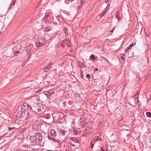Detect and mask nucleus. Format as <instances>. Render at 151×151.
I'll return each instance as SVG.
<instances>
[{"label":"nucleus","mask_w":151,"mask_h":151,"mask_svg":"<svg viewBox=\"0 0 151 151\" xmlns=\"http://www.w3.org/2000/svg\"><path fill=\"white\" fill-rule=\"evenodd\" d=\"M137 99H138L139 98V97H137Z\"/></svg>","instance_id":"obj_45"},{"label":"nucleus","mask_w":151,"mask_h":151,"mask_svg":"<svg viewBox=\"0 0 151 151\" xmlns=\"http://www.w3.org/2000/svg\"><path fill=\"white\" fill-rule=\"evenodd\" d=\"M35 137L36 140L40 142H42L41 141L42 139V134L41 133H37L35 135Z\"/></svg>","instance_id":"obj_5"},{"label":"nucleus","mask_w":151,"mask_h":151,"mask_svg":"<svg viewBox=\"0 0 151 151\" xmlns=\"http://www.w3.org/2000/svg\"><path fill=\"white\" fill-rule=\"evenodd\" d=\"M119 14L118 12L116 11L115 13V16L118 21L120 20L121 19V18L120 17H119Z\"/></svg>","instance_id":"obj_13"},{"label":"nucleus","mask_w":151,"mask_h":151,"mask_svg":"<svg viewBox=\"0 0 151 151\" xmlns=\"http://www.w3.org/2000/svg\"><path fill=\"white\" fill-rule=\"evenodd\" d=\"M75 97H75L76 99L79 98H80V96L78 94L76 93L75 95Z\"/></svg>","instance_id":"obj_25"},{"label":"nucleus","mask_w":151,"mask_h":151,"mask_svg":"<svg viewBox=\"0 0 151 151\" xmlns=\"http://www.w3.org/2000/svg\"><path fill=\"white\" fill-rule=\"evenodd\" d=\"M66 1L67 0H65V2L66 3V4H68V2H67V3H66Z\"/></svg>","instance_id":"obj_39"},{"label":"nucleus","mask_w":151,"mask_h":151,"mask_svg":"<svg viewBox=\"0 0 151 151\" xmlns=\"http://www.w3.org/2000/svg\"><path fill=\"white\" fill-rule=\"evenodd\" d=\"M53 62H51L49 63V65L45 67L44 68L45 72H47L48 70L52 68V65H53Z\"/></svg>","instance_id":"obj_4"},{"label":"nucleus","mask_w":151,"mask_h":151,"mask_svg":"<svg viewBox=\"0 0 151 151\" xmlns=\"http://www.w3.org/2000/svg\"><path fill=\"white\" fill-rule=\"evenodd\" d=\"M71 145H72V146H74V147H75V145L73 144H72L71 143Z\"/></svg>","instance_id":"obj_38"},{"label":"nucleus","mask_w":151,"mask_h":151,"mask_svg":"<svg viewBox=\"0 0 151 151\" xmlns=\"http://www.w3.org/2000/svg\"><path fill=\"white\" fill-rule=\"evenodd\" d=\"M30 140H31V142H35L36 140V138L34 136H32L30 137Z\"/></svg>","instance_id":"obj_12"},{"label":"nucleus","mask_w":151,"mask_h":151,"mask_svg":"<svg viewBox=\"0 0 151 151\" xmlns=\"http://www.w3.org/2000/svg\"><path fill=\"white\" fill-rule=\"evenodd\" d=\"M101 150L102 151H106L104 150L102 147L101 148Z\"/></svg>","instance_id":"obj_37"},{"label":"nucleus","mask_w":151,"mask_h":151,"mask_svg":"<svg viewBox=\"0 0 151 151\" xmlns=\"http://www.w3.org/2000/svg\"><path fill=\"white\" fill-rule=\"evenodd\" d=\"M17 116H18L19 117H25L26 115H25V114H23V113H22V111H19L17 113Z\"/></svg>","instance_id":"obj_11"},{"label":"nucleus","mask_w":151,"mask_h":151,"mask_svg":"<svg viewBox=\"0 0 151 151\" xmlns=\"http://www.w3.org/2000/svg\"><path fill=\"white\" fill-rule=\"evenodd\" d=\"M60 133L63 134V135H65L66 133H67L66 131H64V130L62 129H60Z\"/></svg>","instance_id":"obj_14"},{"label":"nucleus","mask_w":151,"mask_h":151,"mask_svg":"<svg viewBox=\"0 0 151 151\" xmlns=\"http://www.w3.org/2000/svg\"><path fill=\"white\" fill-rule=\"evenodd\" d=\"M129 46H130V47H132L134 45H133L132 44H130Z\"/></svg>","instance_id":"obj_34"},{"label":"nucleus","mask_w":151,"mask_h":151,"mask_svg":"<svg viewBox=\"0 0 151 151\" xmlns=\"http://www.w3.org/2000/svg\"><path fill=\"white\" fill-rule=\"evenodd\" d=\"M14 127H9V129H8V130H13L14 129Z\"/></svg>","instance_id":"obj_30"},{"label":"nucleus","mask_w":151,"mask_h":151,"mask_svg":"<svg viewBox=\"0 0 151 151\" xmlns=\"http://www.w3.org/2000/svg\"><path fill=\"white\" fill-rule=\"evenodd\" d=\"M137 102H138V103L139 102V100H137Z\"/></svg>","instance_id":"obj_41"},{"label":"nucleus","mask_w":151,"mask_h":151,"mask_svg":"<svg viewBox=\"0 0 151 151\" xmlns=\"http://www.w3.org/2000/svg\"><path fill=\"white\" fill-rule=\"evenodd\" d=\"M33 45L32 44H31L27 47V49H30V50L33 48Z\"/></svg>","instance_id":"obj_17"},{"label":"nucleus","mask_w":151,"mask_h":151,"mask_svg":"<svg viewBox=\"0 0 151 151\" xmlns=\"http://www.w3.org/2000/svg\"><path fill=\"white\" fill-rule=\"evenodd\" d=\"M50 134L52 137H55L56 136V132L54 129H52L51 130Z\"/></svg>","instance_id":"obj_9"},{"label":"nucleus","mask_w":151,"mask_h":151,"mask_svg":"<svg viewBox=\"0 0 151 151\" xmlns=\"http://www.w3.org/2000/svg\"><path fill=\"white\" fill-rule=\"evenodd\" d=\"M86 78L89 79L90 78V76L89 74H88L86 75Z\"/></svg>","instance_id":"obj_27"},{"label":"nucleus","mask_w":151,"mask_h":151,"mask_svg":"<svg viewBox=\"0 0 151 151\" xmlns=\"http://www.w3.org/2000/svg\"><path fill=\"white\" fill-rule=\"evenodd\" d=\"M132 44L134 46L136 45V43L135 42H133L132 43Z\"/></svg>","instance_id":"obj_33"},{"label":"nucleus","mask_w":151,"mask_h":151,"mask_svg":"<svg viewBox=\"0 0 151 151\" xmlns=\"http://www.w3.org/2000/svg\"><path fill=\"white\" fill-rule=\"evenodd\" d=\"M2 137L0 136V139H1Z\"/></svg>","instance_id":"obj_43"},{"label":"nucleus","mask_w":151,"mask_h":151,"mask_svg":"<svg viewBox=\"0 0 151 151\" xmlns=\"http://www.w3.org/2000/svg\"><path fill=\"white\" fill-rule=\"evenodd\" d=\"M85 1V0H81L80 1L81 6H79V7H80L81 6L83 3H84Z\"/></svg>","instance_id":"obj_26"},{"label":"nucleus","mask_w":151,"mask_h":151,"mask_svg":"<svg viewBox=\"0 0 151 151\" xmlns=\"http://www.w3.org/2000/svg\"><path fill=\"white\" fill-rule=\"evenodd\" d=\"M83 76V75H82V73L81 74V78H82V77Z\"/></svg>","instance_id":"obj_42"},{"label":"nucleus","mask_w":151,"mask_h":151,"mask_svg":"<svg viewBox=\"0 0 151 151\" xmlns=\"http://www.w3.org/2000/svg\"><path fill=\"white\" fill-rule=\"evenodd\" d=\"M15 1H16V0H13L11 3V4H10L11 6H12L14 5L15 4Z\"/></svg>","instance_id":"obj_22"},{"label":"nucleus","mask_w":151,"mask_h":151,"mask_svg":"<svg viewBox=\"0 0 151 151\" xmlns=\"http://www.w3.org/2000/svg\"><path fill=\"white\" fill-rule=\"evenodd\" d=\"M40 128V126L39 122H35L33 125V129L35 131L38 130Z\"/></svg>","instance_id":"obj_3"},{"label":"nucleus","mask_w":151,"mask_h":151,"mask_svg":"<svg viewBox=\"0 0 151 151\" xmlns=\"http://www.w3.org/2000/svg\"><path fill=\"white\" fill-rule=\"evenodd\" d=\"M40 91H37V92H36V93H39V92H40Z\"/></svg>","instance_id":"obj_40"},{"label":"nucleus","mask_w":151,"mask_h":151,"mask_svg":"<svg viewBox=\"0 0 151 151\" xmlns=\"http://www.w3.org/2000/svg\"><path fill=\"white\" fill-rule=\"evenodd\" d=\"M124 55H125L124 53H123V54L122 53L121 54V57L122 59H124L125 58L124 57Z\"/></svg>","instance_id":"obj_24"},{"label":"nucleus","mask_w":151,"mask_h":151,"mask_svg":"<svg viewBox=\"0 0 151 151\" xmlns=\"http://www.w3.org/2000/svg\"><path fill=\"white\" fill-rule=\"evenodd\" d=\"M14 123L17 125H19V126H22L24 123V121L23 120H21L19 119H17L15 122Z\"/></svg>","instance_id":"obj_6"},{"label":"nucleus","mask_w":151,"mask_h":151,"mask_svg":"<svg viewBox=\"0 0 151 151\" xmlns=\"http://www.w3.org/2000/svg\"><path fill=\"white\" fill-rule=\"evenodd\" d=\"M33 115L29 113L28 112L27 114L26 115L25 117H26L27 119L29 120L30 119H32L33 117Z\"/></svg>","instance_id":"obj_8"},{"label":"nucleus","mask_w":151,"mask_h":151,"mask_svg":"<svg viewBox=\"0 0 151 151\" xmlns=\"http://www.w3.org/2000/svg\"><path fill=\"white\" fill-rule=\"evenodd\" d=\"M131 48V47H130V46H129L128 47H127L125 49V51L126 52L127 51L129 50V49H130Z\"/></svg>","instance_id":"obj_23"},{"label":"nucleus","mask_w":151,"mask_h":151,"mask_svg":"<svg viewBox=\"0 0 151 151\" xmlns=\"http://www.w3.org/2000/svg\"><path fill=\"white\" fill-rule=\"evenodd\" d=\"M106 13V11H104L102 12L100 15V18L102 17Z\"/></svg>","instance_id":"obj_18"},{"label":"nucleus","mask_w":151,"mask_h":151,"mask_svg":"<svg viewBox=\"0 0 151 151\" xmlns=\"http://www.w3.org/2000/svg\"><path fill=\"white\" fill-rule=\"evenodd\" d=\"M26 51L29 55L28 58L30 59L31 57V54L30 52V49H27Z\"/></svg>","instance_id":"obj_15"},{"label":"nucleus","mask_w":151,"mask_h":151,"mask_svg":"<svg viewBox=\"0 0 151 151\" xmlns=\"http://www.w3.org/2000/svg\"><path fill=\"white\" fill-rule=\"evenodd\" d=\"M78 64L79 66L82 67L84 65V63H83L81 62H79Z\"/></svg>","instance_id":"obj_21"},{"label":"nucleus","mask_w":151,"mask_h":151,"mask_svg":"<svg viewBox=\"0 0 151 151\" xmlns=\"http://www.w3.org/2000/svg\"><path fill=\"white\" fill-rule=\"evenodd\" d=\"M137 95H139V93H137Z\"/></svg>","instance_id":"obj_44"},{"label":"nucleus","mask_w":151,"mask_h":151,"mask_svg":"<svg viewBox=\"0 0 151 151\" xmlns=\"http://www.w3.org/2000/svg\"><path fill=\"white\" fill-rule=\"evenodd\" d=\"M99 70V69L98 68H96L95 69V70L96 71H97L98 70Z\"/></svg>","instance_id":"obj_36"},{"label":"nucleus","mask_w":151,"mask_h":151,"mask_svg":"<svg viewBox=\"0 0 151 151\" xmlns=\"http://www.w3.org/2000/svg\"><path fill=\"white\" fill-rule=\"evenodd\" d=\"M47 137L49 139H52L54 141L58 142L59 141L58 140L54 138V137L51 136L50 134Z\"/></svg>","instance_id":"obj_10"},{"label":"nucleus","mask_w":151,"mask_h":151,"mask_svg":"<svg viewBox=\"0 0 151 151\" xmlns=\"http://www.w3.org/2000/svg\"><path fill=\"white\" fill-rule=\"evenodd\" d=\"M15 46L13 47V50L14 51L16 49H19L21 47V44L19 43L16 42L15 43Z\"/></svg>","instance_id":"obj_7"},{"label":"nucleus","mask_w":151,"mask_h":151,"mask_svg":"<svg viewBox=\"0 0 151 151\" xmlns=\"http://www.w3.org/2000/svg\"><path fill=\"white\" fill-rule=\"evenodd\" d=\"M95 58V57L93 55H91L90 57V58L93 59H94Z\"/></svg>","instance_id":"obj_28"},{"label":"nucleus","mask_w":151,"mask_h":151,"mask_svg":"<svg viewBox=\"0 0 151 151\" xmlns=\"http://www.w3.org/2000/svg\"><path fill=\"white\" fill-rule=\"evenodd\" d=\"M146 115L148 117H150L151 116V113L150 112H147L146 113Z\"/></svg>","instance_id":"obj_20"},{"label":"nucleus","mask_w":151,"mask_h":151,"mask_svg":"<svg viewBox=\"0 0 151 151\" xmlns=\"http://www.w3.org/2000/svg\"><path fill=\"white\" fill-rule=\"evenodd\" d=\"M72 140L73 141H74L75 142H78V139H73Z\"/></svg>","instance_id":"obj_29"},{"label":"nucleus","mask_w":151,"mask_h":151,"mask_svg":"<svg viewBox=\"0 0 151 151\" xmlns=\"http://www.w3.org/2000/svg\"><path fill=\"white\" fill-rule=\"evenodd\" d=\"M20 52V51H17L16 52L15 54L14 55H17V54H18Z\"/></svg>","instance_id":"obj_32"},{"label":"nucleus","mask_w":151,"mask_h":151,"mask_svg":"<svg viewBox=\"0 0 151 151\" xmlns=\"http://www.w3.org/2000/svg\"><path fill=\"white\" fill-rule=\"evenodd\" d=\"M47 42V40L45 37H39L38 38L37 41L36 42V45L38 47H43L46 44Z\"/></svg>","instance_id":"obj_1"},{"label":"nucleus","mask_w":151,"mask_h":151,"mask_svg":"<svg viewBox=\"0 0 151 151\" xmlns=\"http://www.w3.org/2000/svg\"><path fill=\"white\" fill-rule=\"evenodd\" d=\"M115 29V27H114L110 31V32H113L114 31V30Z\"/></svg>","instance_id":"obj_31"},{"label":"nucleus","mask_w":151,"mask_h":151,"mask_svg":"<svg viewBox=\"0 0 151 151\" xmlns=\"http://www.w3.org/2000/svg\"><path fill=\"white\" fill-rule=\"evenodd\" d=\"M95 140H93L90 143V147L92 148H93V146L95 144Z\"/></svg>","instance_id":"obj_16"},{"label":"nucleus","mask_w":151,"mask_h":151,"mask_svg":"<svg viewBox=\"0 0 151 151\" xmlns=\"http://www.w3.org/2000/svg\"><path fill=\"white\" fill-rule=\"evenodd\" d=\"M51 28L52 27L50 26H48L46 28V31L48 32L51 29Z\"/></svg>","instance_id":"obj_19"},{"label":"nucleus","mask_w":151,"mask_h":151,"mask_svg":"<svg viewBox=\"0 0 151 151\" xmlns=\"http://www.w3.org/2000/svg\"><path fill=\"white\" fill-rule=\"evenodd\" d=\"M49 16V14H47V15H46V16H45V17H48Z\"/></svg>","instance_id":"obj_35"},{"label":"nucleus","mask_w":151,"mask_h":151,"mask_svg":"<svg viewBox=\"0 0 151 151\" xmlns=\"http://www.w3.org/2000/svg\"><path fill=\"white\" fill-rule=\"evenodd\" d=\"M22 106L21 110L22 113L25 114V115H26L28 113V104L26 103H24L22 105Z\"/></svg>","instance_id":"obj_2"}]
</instances>
